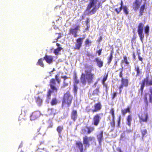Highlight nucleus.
<instances>
[{
    "label": "nucleus",
    "mask_w": 152,
    "mask_h": 152,
    "mask_svg": "<svg viewBox=\"0 0 152 152\" xmlns=\"http://www.w3.org/2000/svg\"><path fill=\"white\" fill-rule=\"evenodd\" d=\"M83 143L86 148H88L90 146L94 143L96 144L95 139L94 137H88L85 136L83 137Z\"/></svg>",
    "instance_id": "obj_1"
},
{
    "label": "nucleus",
    "mask_w": 152,
    "mask_h": 152,
    "mask_svg": "<svg viewBox=\"0 0 152 152\" xmlns=\"http://www.w3.org/2000/svg\"><path fill=\"white\" fill-rule=\"evenodd\" d=\"M80 25L78 24L74 26L69 29V34H72L74 37H76L77 36V33L80 31Z\"/></svg>",
    "instance_id": "obj_2"
},
{
    "label": "nucleus",
    "mask_w": 152,
    "mask_h": 152,
    "mask_svg": "<svg viewBox=\"0 0 152 152\" xmlns=\"http://www.w3.org/2000/svg\"><path fill=\"white\" fill-rule=\"evenodd\" d=\"M72 99V96L68 92L65 94L64 96L63 100V104H67L69 105L71 103Z\"/></svg>",
    "instance_id": "obj_3"
},
{
    "label": "nucleus",
    "mask_w": 152,
    "mask_h": 152,
    "mask_svg": "<svg viewBox=\"0 0 152 152\" xmlns=\"http://www.w3.org/2000/svg\"><path fill=\"white\" fill-rule=\"evenodd\" d=\"M143 27L144 24L142 23H140L138 27L137 32L140 39L142 41L144 37V35L143 34Z\"/></svg>",
    "instance_id": "obj_4"
},
{
    "label": "nucleus",
    "mask_w": 152,
    "mask_h": 152,
    "mask_svg": "<svg viewBox=\"0 0 152 152\" xmlns=\"http://www.w3.org/2000/svg\"><path fill=\"white\" fill-rule=\"evenodd\" d=\"M98 0H89V3L87 6V10H90L93 8L92 10H95L96 8V4Z\"/></svg>",
    "instance_id": "obj_5"
},
{
    "label": "nucleus",
    "mask_w": 152,
    "mask_h": 152,
    "mask_svg": "<svg viewBox=\"0 0 152 152\" xmlns=\"http://www.w3.org/2000/svg\"><path fill=\"white\" fill-rule=\"evenodd\" d=\"M86 79L88 83L91 82L94 77V74L91 73L90 71H86Z\"/></svg>",
    "instance_id": "obj_6"
},
{
    "label": "nucleus",
    "mask_w": 152,
    "mask_h": 152,
    "mask_svg": "<svg viewBox=\"0 0 152 152\" xmlns=\"http://www.w3.org/2000/svg\"><path fill=\"white\" fill-rule=\"evenodd\" d=\"M140 122L141 123L142 122H147V120L148 118V115L147 113H144L142 114L141 116L139 115Z\"/></svg>",
    "instance_id": "obj_7"
},
{
    "label": "nucleus",
    "mask_w": 152,
    "mask_h": 152,
    "mask_svg": "<svg viewBox=\"0 0 152 152\" xmlns=\"http://www.w3.org/2000/svg\"><path fill=\"white\" fill-rule=\"evenodd\" d=\"M56 81L54 79H52L50 80V86L53 92H57V89L55 87Z\"/></svg>",
    "instance_id": "obj_8"
},
{
    "label": "nucleus",
    "mask_w": 152,
    "mask_h": 152,
    "mask_svg": "<svg viewBox=\"0 0 152 152\" xmlns=\"http://www.w3.org/2000/svg\"><path fill=\"white\" fill-rule=\"evenodd\" d=\"M84 38V37L80 38L77 39V43L75 45V49L77 50H79L80 49L82 45L83 40Z\"/></svg>",
    "instance_id": "obj_9"
},
{
    "label": "nucleus",
    "mask_w": 152,
    "mask_h": 152,
    "mask_svg": "<svg viewBox=\"0 0 152 152\" xmlns=\"http://www.w3.org/2000/svg\"><path fill=\"white\" fill-rule=\"evenodd\" d=\"M141 0H135L133 3V7L135 10H138L140 7L141 3Z\"/></svg>",
    "instance_id": "obj_10"
},
{
    "label": "nucleus",
    "mask_w": 152,
    "mask_h": 152,
    "mask_svg": "<svg viewBox=\"0 0 152 152\" xmlns=\"http://www.w3.org/2000/svg\"><path fill=\"white\" fill-rule=\"evenodd\" d=\"M43 59L45 60L48 64H51L53 62V57L51 56L46 55L44 58Z\"/></svg>",
    "instance_id": "obj_11"
},
{
    "label": "nucleus",
    "mask_w": 152,
    "mask_h": 152,
    "mask_svg": "<svg viewBox=\"0 0 152 152\" xmlns=\"http://www.w3.org/2000/svg\"><path fill=\"white\" fill-rule=\"evenodd\" d=\"M40 115V113L39 111H37L33 112L31 116L30 119L31 120H33L36 119Z\"/></svg>",
    "instance_id": "obj_12"
},
{
    "label": "nucleus",
    "mask_w": 152,
    "mask_h": 152,
    "mask_svg": "<svg viewBox=\"0 0 152 152\" xmlns=\"http://www.w3.org/2000/svg\"><path fill=\"white\" fill-rule=\"evenodd\" d=\"M100 121V116L99 115H95L93 118V123L94 124L97 126L98 125Z\"/></svg>",
    "instance_id": "obj_13"
},
{
    "label": "nucleus",
    "mask_w": 152,
    "mask_h": 152,
    "mask_svg": "<svg viewBox=\"0 0 152 152\" xmlns=\"http://www.w3.org/2000/svg\"><path fill=\"white\" fill-rule=\"evenodd\" d=\"M128 81L127 79H124L122 78L121 84L119 87L120 90L123 88V86H127L128 85ZM121 91V90H120Z\"/></svg>",
    "instance_id": "obj_14"
},
{
    "label": "nucleus",
    "mask_w": 152,
    "mask_h": 152,
    "mask_svg": "<svg viewBox=\"0 0 152 152\" xmlns=\"http://www.w3.org/2000/svg\"><path fill=\"white\" fill-rule=\"evenodd\" d=\"M143 81L147 86L152 85V77L150 78L148 76L146 77Z\"/></svg>",
    "instance_id": "obj_15"
},
{
    "label": "nucleus",
    "mask_w": 152,
    "mask_h": 152,
    "mask_svg": "<svg viewBox=\"0 0 152 152\" xmlns=\"http://www.w3.org/2000/svg\"><path fill=\"white\" fill-rule=\"evenodd\" d=\"M97 138L99 144L101 145L102 141L103 139L102 131H101L99 134L97 135Z\"/></svg>",
    "instance_id": "obj_16"
},
{
    "label": "nucleus",
    "mask_w": 152,
    "mask_h": 152,
    "mask_svg": "<svg viewBox=\"0 0 152 152\" xmlns=\"http://www.w3.org/2000/svg\"><path fill=\"white\" fill-rule=\"evenodd\" d=\"M94 129L93 127L86 128L83 129L82 130L81 133H85L87 132L88 133L90 134Z\"/></svg>",
    "instance_id": "obj_17"
},
{
    "label": "nucleus",
    "mask_w": 152,
    "mask_h": 152,
    "mask_svg": "<svg viewBox=\"0 0 152 152\" xmlns=\"http://www.w3.org/2000/svg\"><path fill=\"white\" fill-rule=\"evenodd\" d=\"M102 107V106L100 103L96 104L94 105V109L92 110L93 112H96L100 110Z\"/></svg>",
    "instance_id": "obj_18"
},
{
    "label": "nucleus",
    "mask_w": 152,
    "mask_h": 152,
    "mask_svg": "<svg viewBox=\"0 0 152 152\" xmlns=\"http://www.w3.org/2000/svg\"><path fill=\"white\" fill-rule=\"evenodd\" d=\"M71 116L72 119L74 121L76 120L77 116V113L76 110H73L71 113Z\"/></svg>",
    "instance_id": "obj_19"
},
{
    "label": "nucleus",
    "mask_w": 152,
    "mask_h": 152,
    "mask_svg": "<svg viewBox=\"0 0 152 152\" xmlns=\"http://www.w3.org/2000/svg\"><path fill=\"white\" fill-rule=\"evenodd\" d=\"M36 102V103L39 106H40L42 104V96H38V97H37Z\"/></svg>",
    "instance_id": "obj_20"
},
{
    "label": "nucleus",
    "mask_w": 152,
    "mask_h": 152,
    "mask_svg": "<svg viewBox=\"0 0 152 152\" xmlns=\"http://www.w3.org/2000/svg\"><path fill=\"white\" fill-rule=\"evenodd\" d=\"M95 61L96 62L98 66L99 67H101L103 66V61L98 58H96Z\"/></svg>",
    "instance_id": "obj_21"
},
{
    "label": "nucleus",
    "mask_w": 152,
    "mask_h": 152,
    "mask_svg": "<svg viewBox=\"0 0 152 152\" xmlns=\"http://www.w3.org/2000/svg\"><path fill=\"white\" fill-rule=\"evenodd\" d=\"M76 144L80 150V152H83V146L82 143L80 142H77Z\"/></svg>",
    "instance_id": "obj_22"
},
{
    "label": "nucleus",
    "mask_w": 152,
    "mask_h": 152,
    "mask_svg": "<svg viewBox=\"0 0 152 152\" xmlns=\"http://www.w3.org/2000/svg\"><path fill=\"white\" fill-rule=\"evenodd\" d=\"M126 124L129 126H130L131 125V122L132 121V117L131 115H129L127 118Z\"/></svg>",
    "instance_id": "obj_23"
},
{
    "label": "nucleus",
    "mask_w": 152,
    "mask_h": 152,
    "mask_svg": "<svg viewBox=\"0 0 152 152\" xmlns=\"http://www.w3.org/2000/svg\"><path fill=\"white\" fill-rule=\"evenodd\" d=\"M86 76L85 74L82 73L81 76L80 80L81 82L83 84L85 85L86 83Z\"/></svg>",
    "instance_id": "obj_24"
},
{
    "label": "nucleus",
    "mask_w": 152,
    "mask_h": 152,
    "mask_svg": "<svg viewBox=\"0 0 152 152\" xmlns=\"http://www.w3.org/2000/svg\"><path fill=\"white\" fill-rule=\"evenodd\" d=\"M108 76V75L107 74L105 76H104L102 80V84L104 85V86H105L106 88V91H107V86L106 84H105V82L106 81L107 79Z\"/></svg>",
    "instance_id": "obj_25"
},
{
    "label": "nucleus",
    "mask_w": 152,
    "mask_h": 152,
    "mask_svg": "<svg viewBox=\"0 0 152 152\" xmlns=\"http://www.w3.org/2000/svg\"><path fill=\"white\" fill-rule=\"evenodd\" d=\"M96 12V10H86L84 13L88 15H92Z\"/></svg>",
    "instance_id": "obj_26"
},
{
    "label": "nucleus",
    "mask_w": 152,
    "mask_h": 152,
    "mask_svg": "<svg viewBox=\"0 0 152 152\" xmlns=\"http://www.w3.org/2000/svg\"><path fill=\"white\" fill-rule=\"evenodd\" d=\"M43 60L42 58H41L39 59L37 62V64H38V65L40 66L41 67H44V65L43 62Z\"/></svg>",
    "instance_id": "obj_27"
},
{
    "label": "nucleus",
    "mask_w": 152,
    "mask_h": 152,
    "mask_svg": "<svg viewBox=\"0 0 152 152\" xmlns=\"http://www.w3.org/2000/svg\"><path fill=\"white\" fill-rule=\"evenodd\" d=\"M130 112V109L129 107H128L126 109H124L121 110V113L123 115H125V114Z\"/></svg>",
    "instance_id": "obj_28"
},
{
    "label": "nucleus",
    "mask_w": 152,
    "mask_h": 152,
    "mask_svg": "<svg viewBox=\"0 0 152 152\" xmlns=\"http://www.w3.org/2000/svg\"><path fill=\"white\" fill-rule=\"evenodd\" d=\"M62 49V48L58 47L57 49H54V53L56 55H57L58 54L59 52Z\"/></svg>",
    "instance_id": "obj_29"
},
{
    "label": "nucleus",
    "mask_w": 152,
    "mask_h": 152,
    "mask_svg": "<svg viewBox=\"0 0 152 152\" xmlns=\"http://www.w3.org/2000/svg\"><path fill=\"white\" fill-rule=\"evenodd\" d=\"M110 113L111 114L112 116V121L113 122H114V110L113 108H112L111 109Z\"/></svg>",
    "instance_id": "obj_30"
},
{
    "label": "nucleus",
    "mask_w": 152,
    "mask_h": 152,
    "mask_svg": "<svg viewBox=\"0 0 152 152\" xmlns=\"http://www.w3.org/2000/svg\"><path fill=\"white\" fill-rule=\"evenodd\" d=\"M55 110L53 108L49 109L48 110V113L50 115L54 114H55Z\"/></svg>",
    "instance_id": "obj_31"
},
{
    "label": "nucleus",
    "mask_w": 152,
    "mask_h": 152,
    "mask_svg": "<svg viewBox=\"0 0 152 152\" xmlns=\"http://www.w3.org/2000/svg\"><path fill=\"white\" fill-rule=\"evenodd\" d=\"M149 27L148 25H147L145 28V33L147 34V36H148V33L149 32Z\"/></svg>",
    "instance_id": "obj_32"
},
{
    "label": "nucleus",
    "mask_w": 152,
    "mask_h": 152,
    "mask_svg": "<svg viewBox=\"0 0 152 152\" xmlns=\"http://www.w3.org/2000/svg\"><path fill=\"white\" fill-rule=\"evenodd\" d=\"M120 10H127V7L126 6H123V2L122 1L121 2V6L120 7Z\"/></svg>",
    "instance_id": "obj_33"
},
{
    "label": "nucleus",
    "mask_w": 152,
    "mask_h": 152,
    "mask_svg": "<svg viewBox=\"0 0 152 152\" xmlns=\"http://www.w3.org/2000/svg\"><path fill=\"white\" fill-rule=\"evenodd\" d=\"M63 129V127L62 126H59L57 129V131L58 133L59 134H60L61 133V132L62 130Z\"/></svg>",
    "instance_id": "obj_34"
},
{
    "label": "nucleus",
    "mask_w": 152,
    "mask_h": 152,
    "mask_svg": "<svg viewBox=\"0 0 152 152\" xmlns=\"http://www.w3.org/2000/svg\"><path fill=\"white\" fill-rule=\"evenodd\" d=\"M135 70L137 72V75H139L140 73L141 72V71L139 69V66H136L135 67Z\"/></svg>",
    "instance_id": "obj_35"
},
{
    "label": "nucleus",
    "mask_w": 152,
    "mask_h": 152,
    "mask_svg": "<svg viewBox=\"0 0 152 152\" xmlns=\"http://www.w3.org/2000/svg\"><path fill=\"white\" fill-rule=\"evenodd\" d=\"M99 93V88H97L94 91L92 94L93 95H98V94Z\"/></svg>",
    "instance_id": "obj_36"
},
{
    "label": "nucleus",
    "mask_w": 152,
    "mask_h": 152,
    "mask_svg": "<svg viewBox=\"0 0 152 152\" xmlns=\"http://www.w3.org/2000/svg\"><path fill=\"white\" fill-rule=\"evenodd\" d=\"M147 133V131L146 129H144L142 131V138Z\"/></svg>",
    "instance_id": "obj_37"
},
{
    "label": "nucleus",
    "mask_w": 152,
    "mask_h": 152,
    "mask_svg": "<svg viewBox=\"0 0 152 152\" xmlns=\"http://www.w3.org/2000/svg\"><path fill=\"white\" fill-rule=\"evenodd\" d=\"M113 58V54L111 52L110 55V57L108 60V63L109 64L111 62Z\"/></svg>",
    "instance_id": "obj_38"
},
{
    "label": "nucleus",
    "mask_w": 152,
    "mask_h": 152,
    "mask_svg": "<svg viewBox=\"0 0 152 152\" xmlns=\"http://www.w3.org/2000/svg\"><path fill=\"white\" fill-rule=\"evenodd\" d=\"M57 102V101L55 99H52L51 102V104L52 105H53L56 104Z\"/></svg>",
    "instance_id": "obj_39"
},
{
    "label": "nucleus",
    "mask_w": 152,
    "mask_h": 152,
    "mask_svg": "<svg viewBox=\"0 0 152 152\" xmlns=\"http://www.w3.org/2000/svg\"><path fill=\"white\" fill-rule=\"evenodd\" d=\"M85 43L86 45L89 46L91 44V42L89 40V39H86Z\"/></svg>",
    "instance_id": "obj_40"
},
{
    "label": "nucleus",
    "mask_w": 152,
    "mask_h": 152,
    "mask_svg": "<svg viewBox=\"0 0 152 152\" xmlns=\"http://www.w3.org/2000/svg\"><path fill=\"white\" fill-rule=\"evenodd\" d=\"M150 92L151 94L149 95L150 101L151 102H152V88L150 89Z\"/></svg>",
    "instance_id": "obj_41"
},
{
    "label": "nucleus",
    "mask_w": 152,
    "mask_h": 152,
    "mask_svg": "<svg viewBox=\"0 0 152 152\" xmlns=\"http://www.w3.org/2000/svg\"><path fill=\"white\" fill-rule=\"evenodd\" d=\"M145 83H144V81H143L142 83L141 88H140V90L142 91V92L143 91V89L145 86Z\"/></svg>",
    "instance_id": "obj_42"
},
{
    "label": "nucleus",
    "mask_w": 152,
    "mask_h": 152,
    "mask_svg": "<svg viewBox=\"0 0 152 152\" xmlns=\"http://www.w3.org/2000/svg\"><path fill=\"white\" fill-rule=\"evenodd\" d=\"M145 83H144V81H143L142 83L141 88H140V90L142 91V92L143 91V89L145 86Z\"/></svg>",
    "instance_id": "obj_43"
},
{
    "label": "nucleus",
    "mask_w": 152,
    "mask_h": 152,
    "mask_svg": "<svg viewBox=\"0 0 152 152\" xmlns=\"http://www.w3.org/2000/svg\"><path fill=\"white\" fill-rule=\"evenodd\" d=\"M56 80V81L58 83H59L60 82V80L59 79L57 75H56L55 77Z\"/></svg>",
    "instance_id": "obj_44"
},
{
    "label": "nucleus",
    "mask_w": 152,
    "mask_h": 152,
    "mask_svg": "<svg viewBox=\"0 0 152 152\" xmlns=\"http://www.w3.org/2000/svg\"><path fill=\"white\" fill-rule=\"evenodd\" d=\"M117 93L114 92L112 94V98L113 99H114L117 96Z\"/></svg>",
    "instance_id": "obj_45"
},
{
    "label": "nucleus",
    "mask_w": 152,
    "mask_h": 152,
    "mask_svg": "<svg viewBox=\"0 0 152 152\" xmlns=\"http://www.w3.org/2000/svg\"><path fill=\"white\" fill-rule=\"evenodd\" d=\"M77 86L76 85H74V92L76 93V92L77 91Z\"/></svg>",
    "instance_id": "obj_46"
},
{
    "label": "nucleus",
    "mask_w": 152,
    "mask_h": 152,
    "mask_svg": "<svg viewBox=\"0 0 152 152\" xmlns=\"http://www.w3.org/2000/svg\"><path fill=\"white\" fill-rule=\"evenodd\" d=\"M120 70H121V71L120 72V73L119 75V76L123 78H122L123 74H122V72L123 71V69H120Z\"/></svg>",
    "instance_id": "obj_47"
},
{
    "label": "nucleus",
    "mask_w": 152,
    "mask_h": 152,
    "mask_svg": "<svg viewBox=\"0 0 152 152\" xmlns=\"http://www.w3.org/2000/svg\"><path fill=\"white\" fill-rule=\"evenodd\" d=\"M51 92H52V91H51V90H49L48 92V94L47 95V97L48 98H50V94L51 93Z\"/></svg>",
    "instance_id": "obj_48"
},
{
    "label": "nucleus",
    "mask_w": 152,
    "mask_h": 152,
    "mask_svg": "<svg viewBox=\"0 0 152 152\" xmlns=\"http://www.w3.org/2000/svg\"><path fill=\"white\" fill-rule=\"evenodd\" d=\"M146 3H145L143 5L141 6L140 10H144L145 8V5Z\"/></svg>",
    "instance_id": "obj_49"
},
{
    "label": "nucleus",
    "mask_w": 152,
    "mask_h": 152,
    "mask_svg": "<svg viewBox=\"0 0 152 152\" xmlns=\"http://www.w3.org/2000/svg\"><path fill=\"white\" fill-rule=\"evenodd\" d=\"M68 85V83H66L65 80H64V85H63L64 86V87H65L66 86H67Z\"/></svg>",
    "instance_id": "obj_50"
},
{
    "label": "nucleus",
    "mask_w": 152,
    "mask_h": 152,
    "mask_svg": "<svg viewBox=\"0 0 152 152\" xmlns=\"http://www.w3.org/2000/svg\"><path fill=\"white\" fill-rule=\"evenodd\" d=\"M124 60L126 64H127L129 63L127 61V58H126V57H124Z\"/></svg>",
    "instance_id": "obj_51"
},
{
    "label": "nucleus",
    "mask_w": 152,
    "mask_h": 152,
    "mask_svg": "<svg viewBox=\"0 0 152 152\" xmlns=\"http://www.w3.org/2000/svg\"><path fill=\"white\" fill-rule=\"evenodd\" d=\"M61 78L64 79V80H65L66 79L68 78V77L66 76H62Z\"/></svg>",
    "instance_id": "obj_52"
},
{
    "label": "nucleus",
    "mask_w": 152,
    "mask_h": 152,
    "mask_svg": "<svg viewBox=\"0 0 152 152\" xmlns=\"http://www.w3.org/2000/svg\"><path fill=\"white\" fill-rule=\"evenodd\" d=\"M101 51H102V50H100L98 51V53L99 56H100L101 55Z\"/></svg>",
    "instance_id": "obj_53"
},
{
    "label": "nucleus",
    "mask_w": 152,
    "mask_h": 152,
    "mask_svg": "<svg viewBox=\"0 0 152 152\" xmlns=\"http://www.w3.org/2000/svg\"><path fill=\"white\" fill-rule=\"evenodd\" d=\"M124 13L126 15H127L128 13L127 10H124Z\"/></svg>",
    "instance_id": "obj_54"
},
{
    "label": "nucleus",
    "mask_w": 152,
    "mask_h": 152,
    "mask_svg": "<svg viewBox=\"0 0 152 152\" xmlns=\"http://www.w3.org/2000/svg\"><path fill=\"white\" fill-rule=\"evenodd\" d=\"M144 101L145 102H147V97H146V96H145L144 97Z\"/></svg>",
    "instance_id": "obj_55"
},
{
    "label": "nucleus",
    "mask_w": 152,
    "mask_h": 152,
    "mask_svg": "<svg viewBox=\"0 0 152 152\" xmlns=\"http://www.w3.org/2000/svg\"><path fill=\"white\" fill-rule=\"evenodd\" d=\"M139 59L140 60L142 61V58L141 57H140V56H139Z\"/></svg>",
    "instance_id": "obj_56"
},
{
    "label": "nucleus",
    "mask_w": 152,
    "mask_h": 152,
    "mask_svg": "<svg viewBox=\"0 0 152 152\" xmlns=\"http://www.w3.org/2000/svg\"><path fill=\"white\" fill-rule=\"evenodd\" d=\"M115 10L117 12V13L118 14L120 12L121 10Z\"/></svg>",
    "instance_id": "obj_57"
},
{
    "label": "nucleus",
    "mask_w": 152,
    "mask_h": 152,
    "mask_svg": "<svg viewBox=\"0 0 152 152\" xmlns=\"http://www.w3.org/2000/svg\"><path fill=\"white\" fill-rule=\"evenodd\" d=\"M58 39H55L54 41H53V43H54V42H56L58 41Z\"/></svg>",
    "instance_id": "obj_58"
},
{
    "label": "nucleus",
    "mask_w": 152,
    "mask_h": 152,
    "mask_svg": "<svg viewBox=\"0 0 152 152\" xmlns=\"http://www.w3.org/2000/svg\"><path fill=\"white\" fill-rule=\"evenodd\" d=\"M143 10H140V12L141 15H142V13L143 12Z\"/></svg>",
    "instance_id": "obj_59"
},
{
    "label": "nucleus",
    "mask_w": 152,
    "mask_h": 152,
    "mask_svg": "<svg viewBox=\"0 0 152 152\" xmlns=\"http://www.w3.org/2000/svg\"><path fill=\"white\" fill-rule=\"evenodd\" d=\"M75 82L76 83H79V80H77V79H75Z\"/></svg>",
    "instance_id": "obj_60"
},
{
    "label": "nucleus",
    "mask_w": 152,
    "mask_h": 152,
    "mask_svg": "<svg viewBox=\"0 0 152 152\" xmlns=\"http://www.w3.org/2000/svg\"><path fill=\"white\" fill-rule=\"evenodd\" d=\"M89 22V20L88 19H87V20H86V24L87 25L88 24V23Z\"/></svg>",
    "instance_id": "obj_61"
},
{
    "label": "nucleus",
    "mask_w": 152,
    "mask_h": 152,
    "mask_svg": "<svg viewBox=\"0 0 152 152\" xmlns=\"http://www.w3.org/2000/svg\"><path fill=\"white\" fill-rule=\"evenodd\" d=\"M56 45L58 47H59L60 46V45L58 43H56Z\"/></svg>",
    "instance_id": "obj_62"
},
{
    "label": "nucleus",
    "mask_w": 152,
    "mask_h": 152,
    "mask_svg": "<svg viewBox=\"0 0 152 152\" xmlns=\"http://www.w3.org/2000/svg\"><path fill=\"white\" fill-rule=\"evenodd\" d=\"M54 70H55L54 69V68H53V70L52 71H51V72H50V73H52V72H53L54 71Z\"/></svg>",
    "instance_id": "obj_63"
},
{
    "label": "nucleus",
    "mask_w": 152,
    "mask_h": 152,
    "mask_svg": "<svg viewBox=\"0 0 152 152\" xmlns=\"http://www.w3.org/2000/svg\"><path fill=\"white\" fill-rule=\"evenodd\" d=\"M61 37V36H59L57 38V39H59Z\"/></svg>",
    "instance_id": "obj_64"
}]
</instances>
